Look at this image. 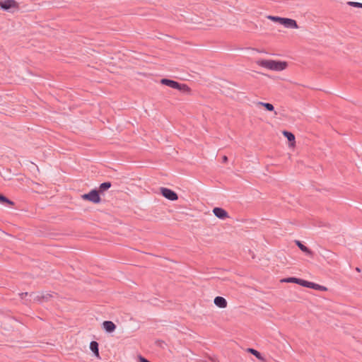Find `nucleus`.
I'll return each instance as SVG.
<instances>
[{
	"mask_svg": "<svg viewBox=\"0 0 362 362\" xmlns=\"http://www.w3.org/2000/svg\"><path fill=\"white\" fill-rule=\"evenodd\" d=\"M348 4L351 6H354V7L362 8V3L355 2V1H349Z\"/></svg>",
	"mask_w": 362,
	"mask_h": 362,
	"instance_id": "obj_23",
	"label": "nucleus"
},
{
	"mask_svg": "<svg viewBox=\"0 0 362 362\" xmlns=\"http://www.w3.org/2000/svg\"><path fill=\"white\" fill-rule=\"evenodd\" d=\"M0 203L1 204H8L9 205H13V202L11 200H9L6 197L0 194Z\"/></svg>",
	"mask_w": 362,
	"mask_h": 362,
	"instance_id": "obj_19",
	"label": "nucleus"
},
{
	"mask_svg": "<svg viewBox=\"0 0 362 362\" xmlns=\"http://www.w3.org/2000/svg\"><path fill=\"white\" fill-rule=\"evenodd\" d=\"M41 297H42V301H47L49 300L52 297V294L46 293H41Z\"/></svg>",
	"mask_w": 362,
	"mask_h": 362,
	"instance_id": "obj_21",
	"label": "nucleus"
},
{
	"mask_svg": "<svg viewBox=\"0 0 362 362\" xmlns=\"http://www.w3.org/2000/svg\"><path fill=\"white\" fill-rule=\"evenodd\" d=\"M283 134L288 139L289 141H294L295 136L291 132L284 131Z\"/></svg>",
	"mask_w": 362,
	"mask_h": 362,
	"instance_id": "obj_17",
	"label": "nucleus"
},
{
	"mask_svg": "<svg viewBox=\"0 0 362 362\" xmlns=\"http://www.w3.org/2000/svg\"><path fill=\"white\" fill-rule=\"evenodd\" d=\"M311 283L310 281L299 279L298 284L304 287L310 288Z\"/></svg>",
	"mask_w": 362,
	"mask_h": 362,
	"instance_id": "obj_20",
	"label": "nucleus"
},
{
	"mask_svg": "<svg viewBox=\"0 0 362 362\" xmlns=\"http://www.w3.org/2000/svg\"><path fill=\"white\" fill-rule=\"evenodd\" d=\"M310 288H313V289L318 290V291H325L327 290V288L325 286H321V285H319V284H315L313 282L311 283Z\"/></svg>",
	"mask_w": 362,
	"mask_h": 362,
	"instance_id": "obj_13",
	"label": "nucleus"
},
{
	"mask_svg": "<svg viewBox=\"0 0 362 362\" xmlns=\"http://www.w3.org/2000/svg\"><path fill=\"white\" fill-rule=\"evenodd\" d=\"M111 187V183L109 182H103L100 185V191L104 192Z\"/></svg>",
	"mask_w": 362,
	"mask_h": 362,
	"instance_id": "obj_18",
	"label": "nucleus"
},
{
	"mask_svg": "<svg viewBox=\"0 0 362 362\" xmlns=\"http://www.w3.org/2000/svg\"><path fill=\"white\" fill-rule=\"evenodd\" d=\"M214 304L221 308H225L227 307V301L226 300L221 296H217L214 298Z\"/></svg>",
	"mask_w": 362,
	"mask_h": 362,
	"instance_id": "obj_9",
	"label": "nucleus"
},
{
	"mask_svg": "<svg viewBox=\"0 0 362 362\" xmlns=\"http://www.w3.org/2000/svg\"><path fill=\"white\" fill-rule=\"evenodd\" d=\"M356 269V271L360 272L359 268L357 267Z\"/></svg>",
	"mask_w": 362,
	"mask_h": 362,
	"instance_id": "obj_26",
	"label": "nucleus"
},
{
	"mask_svg": "<svg viewBox=\"0 0 362 362\" xmlns=\"http://www.w3.org/2000/svg\"><path fill=\"white\" fill-rule=\"evenodd\" d=\"M228 161V157L224 156L223 157V162L226 163Z\"/></svg>",
	"mask_w": 362,
	"mask_h": 362,
	"instance_id": "obj_25",
	"label": "nucleus"
},
{
	"mask_svg": "<svg viewBox=\"0 0 362 362\" xmlns=\"http://www.w3.org/2000/svg\"><path fill=\"white\" fill-rule=\"evenodd\" d=\"M90 350L95 354L97 357H99L98 344V342L93 341L90 344Z\"/></svg>",
	"mask_w": 362,
	"mask_h": 362,
	"instance_id": "obj_11",
	"label": "nucleus"
},
{
	"mask_svg": "<svg viewBox=\"0 0 362 362\" xmlns=\"http://www.w3.org/2000/svg\"><path fill=\"white\" fill-rule=\"evenodd\" d=\"M267 18L269 19H270L271 21H272L274 22L279 23H280L281 25H282V22H283L284 18H281V17H278V16H268Z\"/></svg>",
	"mask_w": 362,
	"mask_h": 362,
	"instance_id": "obj_16",
	"label": "nucleus"
},
{
	"mask_svg": "<svg viewBox=\"0 0 362 362\" xmlns=\"http://www.w3.org/2000/svg\"><path fill=\"white\" fill-rule=\"evenodd\" d=\"M296 243L298 247L300 249V250L308 255L312 254L311 251L306 246L303 245L299 240H296Z\"/></svg>",
	"mask_w": 362,
	"mask_h": 362,
	"instance_id": "obj_12",
	"label": "nucleus"
},
{
	"mask_svg": "<svg viewBox=\"0 0 362 362\" xmlns=\"http://www.w3.org/2000/svg\"><path fill=\"white\" fill-rule=\"evenodd\" d=\"M213 213L216 217L221 219H225L228 217L227 211L222 208L215 207L213 209Z\"/></svg>",
	"mask_w": 362,
	"mask_h": 362,
	"instance_id": "obj_7",
	"label": "nucleus"
},
{
	"mask_svg": "<svg viewBox=\"0 0 362 362\" xmlns=\"http://www.w3.org/2000/svg\"><path fill=\"white\" fill-rule=\"evenodd\" d=\"M257 64L269 70L281 71L286 69L288 64L286 62L276 61L272 59H261L257 62Z\"/></svg>",
	"mask_w": 362,
	"mask_h": 362,
	"instance_id": "obj_1",
	"label": "nucleus"
},
{
	"mask_svg": "<svg viewBox=\"0 0 362 362\" xmlns=\"http://www.w3.org/2000/svg\"><path fill=\"white\" fill-rule=\"evenodd\" d=\"M160 83L184 93L189 92L190 90L189 88L186 84L179 83L177 81L168 78L161 79Z\"/></svg>",
	"mask_w": 362,
	"mask_h": 362,
	"instance_id": "obj_2",
	"label": "nucleus"
},
{
	"mask_svg": "<svg viewBox=\"0 0 362 362\" xmlns=\"http://www.w3.org/2000/svg\"><path fill=\"white\" fill-rule=\"evenodd\" d=\"M298 280H299V279H298V278L289 277V278L283 279L281 280V282H286V283L298 284Z\"/></svg>",
	"mask_w": 362,
	"mask_h": 362,
	"instance_id": "obj_15",
	"label": "nucleus"
},
{
	"mask_svg": "<svg viewBox=\"0 0 362 362\" xmlns=\"http://www.w3.org/2000/svg\"><path fill=\"white\" fill-rule=\"evenodd\" d=\"M103 329L107 332H112L115 330L116 326L112 321H104L103 323Z\"/></svg>",
	"mask_w": 362,
	"mask_h": 362,
	"instance_id": "obj_10",
	"label": "nucleus"
},
{
	"mask_svg": "<svg viewBox=\"0 0 362 362\" xmlns=\"http://www.w3.org/2000/svg\"><path fill=\"white\" fill-rule=\"evenodd\" d=\"M18 4L14 0H4L3 1H0L1 8L5 11H8L11 8H16Z\"/></svg>",
	"mask_w": 362,
	"mask_h": 362,
	"instance_id": "obj_5",
	"label": "nucleus"
},
{
	"mask_svg": "<svg viewBox=\"0 0 362 362\" xmlns=\"http://www.w3.org/2000/svg\"><path fill=\"white\" fill-rule=\"evenodd\" d=\"M21 298H23L25 296H29L30 300L37 301V302H42V297L41 293H22L20 294Z\"/></svg>",
	"mask_w": 362,
	"mask_h": 362,
	"instance_id": "obj_6",
	"label": "nucleus"
},
{
	"mask_svg": "<svg viewBox=\"0 0 362 362\" xmlns=\"http://www.w3.org/2000/svg\"><path fill=\"white\" fill-rule=\"evenodd\" d=\"M257 104L259 105L264 107L269 111H274V110L273 105L271 103L259 102Z\"/></svg>",
	"mask_w": 362,
	"mask_h": 362,
	"instance_id": "obj_14",
	"label": "nucleus"
},
{
	"mask_svg": "<svg viewBox=\"0 0 362 362\" xmlns=\"http://www.w3.org/2000/svg\"><path fill=\"white\" fill-rule=\"evenodd\" d=\"M82 198L85 200H88L95 204H98L100 202V197L98 194V192L95 189L91 190L88 194H83Z\"/></svg>",
	"mask_w": 362,
	"mask_h": 362,
	"instance_id": "obj_3",
	"label": "nucleus"
},
{
	"mask_svg": "<svg viewBox=\"0 0 362 362\" xmlns=\"http://www.w3.org/2000/svg\"><path fill=\"white\" fill-rule=\"evenodd\" d=\"M282 25L287 28H298V26L295 20L291 18H284L282 22Z\"/></svg>",
	"mask_w": 362,
	"mask_h": 362,
	"instance_id": "obj_8",
	"label": "nucleus"
},
{
	"mask_svg": "<svg viewBox=\"0 0 362 362\" xmlns=\"http://www.w3.org/2000/svg\"><path fill=\"white\" fill-rule=\"evenodd\" d=\"M160 192H161V194L165 198H166L170 201H175L178 199L177 194L174 191H173L168 188L161 187Z\"/></svg>",
	"mask_w": 362,
	"mask_h": 362,
	"instance_id": "obj_4",
	"label": "nucleus"
},
{
	"mask_svg": "<svg viewBox=\"0 0 362 362\" xmlns=\"http://www.w3.org/2000/svg\"><path fill=\"white\" fill-rule=\"evenodd\" d=\"M139 359L140 362H151V361H148L146 358H145L141 356L139 357Z\"/></svg>",
	"mask_w": 362,
	"mask_h": 362,
	"instance_id": "obj_24",
	"label": "nucleus"
},
{
	"mask_svg": "<svg viewBox=\"0 0 362 362\" xmlns=\"http://www.w3.org/2000/svg\"><path fill=\"white\" fill-rule=\"evenodd\" d=\"M247 351H248V352H250L252 354H253L254 356H255L257 358H259V359L262 358L260 353L259 351H257V350L253 349H248Z\"/></svg>",
	"mask_w": 362,
	"mask_h": 362,
	"instance_id": "obj_22",
	"label": "nucleus"
}]
</instances>
